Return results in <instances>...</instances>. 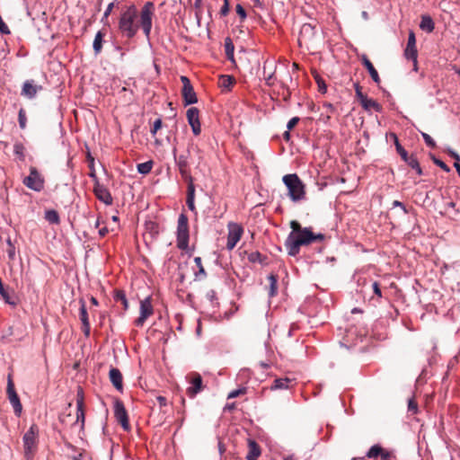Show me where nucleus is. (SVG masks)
Listing matches in <instances>:
<instances>
[{
  "instance_id": "f257e3e1",
  "label": "nucleus",
  "mask_w": 460,
  "mask_h": 460,
  "mask_svg": "<svg viewBox=\"0 0 460 460\" xmlns=\"http://www.w3.org/2000/svg\"><path fill=\"white\" fill-rule=\"evenodd\" d=\"M154 4L147 2L140 12L139 24L137 22L138 11L134 4L128 6L121 13L119 21V30L123 36L132 39L137 32L139 26L142 28L146 39L149 40L152 29Z\"/></svg>"
},
{
  "instance_id": "4468645a",
  "label": "nucleus",
  "mask_w": 460,
  "mask_h": 460,
  "mask_svg": "<svg viewBox=\"0 0 460 460\" xmlns=\"http://www.w3.org/2000/svg\"><path fill=\"white\" fill-rule=\"evenodd\" d=\"M114 415L119 423L125 430L129 429L128 418L127 411L123 403L119 401L116 402L114 405Z\"/></svg>"
},
{
  "instance_id": "f3484780",
  "label": "nucleus",
  "mask_w": 460,
  "mask_h": 460,
  "mask_svg": "<svg viewBox=\"0 0 460 460\" xmlns=\"http://www.w3.org/2000/svg\"><path fill=\"white\" fill-rule=\"evenodd\" d=\"M190 386L187 388V394L193 398L202 390V378L198 373H194L191 376Z\"/></svg>"
},
{
  "instance_id": "b1692460",
  "label": "nucleus",
  "mask_w": 460,
  "mask_h": 460,
  "mask_svg": "<svg viewBox=\"0 0 460 460\" xmlns=\"http://www.w3.org/2000/svg\"><path fill=\"white\" fill-rule=\"evenodd\" d=\"M420 28L427 32H432L435 29V23L429 15H422Z\"/></svg>"
},
{
  "instance_id": "412c9836",
  "label": "nucleus",
  "mask_w": 460,
  "mask_h": 460,
  "mask_svg": "<svg viewBox=\"0 0 460 460\" xmlns=\"http://www.w3.org/2000/svg\"><path fill=\"white\" fill-rule=\"evenodd\" d=\"M41 89L42 87L40 85L34 84L33 81H26L23 84L22 94L31 99L34 98L37 93Z\"/></svg>"
},
{
  "instance_id": "0eeeda50",
  "label": "nucleus",
  "mask_w": 460,
  "mask_h": 460,
  "mask_svg": "<svg viewBox=\"0 0 460 460\" xmlns=\"http://www.w3.org/2000/svg\"><path fill=\"white\" fill-rule=\"evenodd\" d=\"M227 243H226V249L228 251L233 250L237 243L240 241L243 234V228L241 225L234 222H230L227 225Z\"/></svg>"
},
{
  "instance_id": "8fccbe9b",
  "label": "nucleus",
  "mask_w": 460,
  "mask_h": 460,
  "mask_svg": "<svg viewBox=\"0 0 460 460\" xmlns=\"http://www.w3.org/2000/svg\"><path fill=\"white\" fill-rule=\"evenodd\" d=\"M191 127L192 132L195 136H199L201 132V126L200 121L199 120L196 123H190V125Z\"/></svg>"
},
{
  "instance_id": "052dcab7",
  "label": "nucleus",
  "mask_w": 460,
  "mask_h": 460,
  "mask_svg": "<svg viewBox=\"0 0 460 460\" xmlns=\"http://www.w3.org/2000/svg\"><path fill=\"white\" fill-rule=\"evenodd\" d=\"M83 324V332L85 336L90 335V323H82Z\"/></svg>"
},
{
  "instance_id": "de8ad7c7",
  "label": "nucleus",
  "mask_w": 460,
  "mask_h": 460,
  "mask_svg": "<svg viewBox=\"0 0 460 460\" xmlns=\"http://www.w3.org/2000/svg\"><path fill=\"white\" fill-rule=\"evenodd\" d=\"M18 120H19L20 128H25V127H26V116H25V113H24L23 110H20Z\"/></svg>"
},
{
  "instance_id": "c9c22d12",
  "label": "nucleus",
  "mask_w": 460,
  "mask_h": 460,
  "mask_svg": "<svg viewBox=\"0 0 460 460\" xmlns=\"http://www.w3.org/2000/svg\"><path fill=\"white\" fill-rule=\"evenodd\" d=\"M80 305L79 316L82 323H90L84 301L81 300Z\"/></svg>"
},
{
  "instance_id": "9b49d317",
  "label": "nucleus",
  "mask_w": 460,
  "mask_h": 460,
  "mask_svg": "<svg viewBox=\"0 0 460 460\" xmlns=\"http://www.w3.org/2000/svg\"><path fill=\"white\" fill-rule=\"evenodd\" d=\"M6 392H7L8 399L13 408V411H14L15 415L20 416L22 413V406L20 398H19L17 393L15 392L14 385H13V382L10 375L8 376Z\"/></svg>"
},
{
  "instance_id": "f03ea898",
  "label": "nucleus",
  "mask_w": 460,
  "mask_h": 460,
  "mask_svg": "<svg viewBox=\"0 0 460 460\" xmlns=\"http://www.w3.org/2000/svg\"><path fill=\"white\" fill-rule=\"evenodd\" d=\"M290 227L292 231L285 241V247L290 256L297 255L301 246L324 240L323 234H314L310 227H302L296 220L290 222Z\"/></svg>"
},
{
  "instance_id": "9d476101",
  "label": "nucleus",
  "mask_w": 460,
  "mask_h": 460,
  "mask_svg": "<svg viewBox=\"0 0 460 460\" xmlns=\"http://www.w3.org/2000/svg\"><path fill=\"white\" fill-rule=\"evenodd\" d=\"M84 398L83 390L79 388L76 394V420L72 426L75 427L79 424L80 430L83 431L84 429Z\"/></svg>"
},
{
  "instance_id": "1a4fd4ad",
  "label": "nucleus",
  "mask_w": 460,
  "mask_h": 460,
  "mask_svg": "<svg viewBox=\"0 0 460 460\" xmlns=\"http://www.w3.org/2000/svg\"><path fill=\"white\" fill-rule=\"evenodd\" d=\"M367 458H377L381 460H394L396 458L395 454L393 450L384 448L381 445H373L366 454Z\"/></svg>"
},
{
  "instance_id": "774afa93",
  "label": "nucleus",
  "mask_w": 460,
  "mask_h": 460,
  "mask_svg": "<svg viewBox=\"0 0 460 460\" xmlns=\"http://www.w3.org/2000/svg\"><path fill=\"white\" fill-rule=\"evenodd\" d=\"M82 456H83V455L79 454L78 456H74L73 460H82Z\"/></svg>"
},
{
  "instance_id": "79ce46f5",
  "label": "nucleus",
  "mask_w": 460,
  "mask_h": 460,
  "mask_svg": "<svg viewBox=\"0 0 460 460\" xmlns=\"http://www.w3.org/2000/svg\"><path fill=\"white\" fill-rule=\"evenodd\" d=\"M408 411L411 414H416L418 412V404L414 398H411L408 401Z\"/></svg>"
},
{
  "instance_id": "dca6fc26",
  "label": "nucleus",
  "mask_w": 460,
  "mask_h": 460,
  "mask_svg": "<svg viewBox=\"0 0 460 460\" xmlns=\"http://www.w3.org/2000/svg\"><path fill=\"white\" fill-rule=\"evenodd\" d=\"M404 55L407 59H411L416 65L417 63V49H416V40L415 34L411 31L408 37L407 47L404 51Z\"/></svg>"
},
{
  "instance_id": "6e6d98bb",
  "label": "nucleus",
  "mask_w": 460,
  "mask_h": 460,
  "mask_svg": "<svg viewBox=\"0 0 460 460\" xmlns=\"http://www.w3.org/2000/svg\"><path fill=\"white\" fill-rule=\"evenodd\" d=\"M372 288H373V291H374V293H375L377 296L381 297V296H382V292H381V289H380L379 284H378L376 281H375V282L372 284Z\"/></svg>"
},
{
  "instance_id": "473e14b6",
  "label": "nucleus",
  "mask_w": 460,
  "mask_h": 460,
  "mask_svg": "<svg viewBox=\"0 0 460 460\" xmlns=\"http://www.w3.org/2000/svg\"><path fill=\"white\" fill-rule=\"evenodd\" d=\"M45 219L50 224H58L60 221L58 213L54 209H49L45 212Z\"/></svg>"
},
{
  "instance_id": "bb28decb",
  "label": "nucleus",
  "mask_w": 460,
  "mask_h": 460,
  "mask_svg": "<svg viewBox=\"0 0 460 460\" xmlns=\"http://www.w3.org/2000/svg\"><path fill=\"white\" fill-rule=\"evenodd\" d=\"M268 280L270 283L269 296L273 297L278 294V277L275 274H270Z\"/></svg>"
},
{
  "instance_id": "864d4df0",
  "label": "nucleus",
  "mask_w": 460,
  "mask_h": 460,
  "mask_svg": "<svg viewBox=\"0 0 460 460\" xmlns=\"http://www.w3.org/2000/svg\"><path fill=\"white\" fill-rule=\"evenodd\" d=\"M300 119L298 117H293L290 119L287 124V128L291 130L298 122Z\"/></svg>"
},
{
  "instance_id": "aec40b11",
  "label": "nucleus",
  "mask_w": 460,
  "mask_h": 460,
  "mask_svg": "<svg viewBox=\"0 0 460 460\" xmlns=\"http://www.w3.org/2000/svg\"><path fill=\"white\" fill-rule=\"evenodd\" d=\"M360 60H361L362 65L365 66V68L369 73V75L371 76L372 80L377 84H380L381 80H380L379 75H378L376 69L374 67L371 61L367 57V55L363 54L360 57Z\"/></svg>"
},
{
  "instance_id": "f704fd0d",
  "label": "nucleus",
  "mask_w": 460,
  "mask_h": 460,
  "mask_svg": "<svg viewBox=\"0 0 460 460\" xmlns=\"http://www.w3.org/2000/svg\"><path fill=\"white\" fill-rule=\"evenodd\" d=\"M206 298L210 302L213 308H217L219 305L217 292L214 289H210L206 293Z\"/></svg>"
},
{
  "instance_id": "2f4dec72",
  "label": "nucleus",
  "mask_w": 460,
  "mask_h": 460,
  "mask_svg": "<svg viewBox=\"0 0 460 460\" xmlns=\"http://www.w3.org/2000/svg\"><path fill=\"white\" fill-rule=\"evenodd\" d=\"M102 39L103 33L102 31H98L94 37L93 48L95 54H99L102 48Z\"/></svg>"
},
{
  "instance_id": "e2e57ef3",
  "label": "nucleus",
  "mask_w": 460,
  "mask_h": 460,
  "mask_svg": "<svg viewBox=\"0 0 460 460\" xmlns=\"http://www.w3.org/2000/svg\"><path fill=\"white\" fill-rule=\"evenodd\" d=\"M109 233V229L106 226L99 229V234L101 237H104Z\"/></svg>"
},
{
  "instance_id": "69168bd1",
  "label": "nucleus",
  "mask_w": 460,
  "mask_h": 460,
  "mask_svg": "<svg viewBox=\"0 0 460 460\" xmlns=\"http://www.w3.org/2000/svg\"><path fill=\"white\" fill-rule=\"evenodd\" d=\"M289 131H290V130H288H288L284 133V135H283V136H284L285 140H287V141H288V140L290 139V132H289Z\"/></svg>"
},
{
  "instance_id": "4be33fe9",
  "label": "nucleus",
  "mask_w": 460,
  "mask_h": 460,
  "mask_svg": "<svg viewBox=\"0 0 460 460\" xmlns=\"http://www.w3.org/2000/svg\"><path fill=\"white\" fill-rule=\"evenodd\" d=\"M186 203H187L188 208L190 211H192V212L196 211V207H195V185H194V182L188 183Z\"/></svg>"
},
{
  "instance_id": "5fc2aeb1",
  "label": "nucleus",
  "mask_w": 460,
  "mask_h": 460,
  "mask_svg": "<svg viewBox=\"0 0 460 460\" xmlns=\"http://www.w3.org/2000/svg\"><path fill=\"white\" fill-rule=\"evenodd\" d=\"M229 13V3L228 0H224V4L220 9V14L226 16Z\"/></svg>"
},
{
  "instance_id": "f8f14e48",
  "label": "nucleus",
  "mask_w": 460,
  "mask_h": 460,
  "mask_svg": "<svg viewBox=\"0 0 460 460\" xmlns=\"http://www.w3.org/2000/svg\"><path fill=\"white\" fill-rule=\"evenodd\" d=\"M182 83V97L185 105L194 104L198 102L196 93L190 84V79L187 76L182 75L181 77Z\"/></svg>"
},
{
  "instance_id": "e433bc0d",
  "label": "nucleus",
  "mask_w": 460,
  "mask_h": 460,
  "mask_svg": "<svg viewBox=\"0 0 460 460\" xmlns=\"http://www.w3.org/2000/svg\"><path fill=\"white\" fill-rule=\"evenodd\" d=\"M394 138L395 141V146H396V150H397L398 154L400 155L403 161H405L407 158L410 157V155H408L407 151L399 144L398 138H397L396 135H394Z\"/></svg>"
},
{
  "instance_id": "72a5a7b5",
  "label": "nucleus",
  "mask_w": 460,
  "mask_h": 460,
  "mask_svg": "<svg viewBox=\"0 0 460 460\" xmlns=\"http://www.w3.org/2000/svg\"><path fill=\"white\" fill-rule=\"evenodd\" d=\"M153 164H154V163L151 160L145 162V163L138 164L137 166V172L140 174H147L151 172V170L153 168Z\"/></svg>"
},
{
  "instance_id": "7ed1b4c3",
  "label": "nucleus",
  "mask_w": 460,
  "mask_h": 460,
  "mask_svg": "<svg viewBox=\"0 0 460 460\" xmlns=\"http://www.w3.org/2000/svg\"><path fill=\"white\" fill-rule=\"evenodd\" d=\"M284 184L286 185L288 190L289 198L294 201L297 202L305 199V185L302 181L299 179L297 174L291 173L287 174L282 179Z\"/></svg>"
},
{
  "instance_id": "bf43d9fd",
  "label": "nucleus",
  "mask_w": 460,
  "mask_h": 460,
  "mask_svg": "<svg viewBox=\"0 0 460 460\" xmlns=\"http://www.w3.org/2000/svg\"><path fill=\"white\" fill-rule=\"evenodd\" d=\"M7 254L10 260H13L15 257V247L14 245H11L10 248L7 249Z\"/></svg>"
},
{
  "instance_id": "4d7b16f0",
  "label": "nucleus",
  "mask_w": 460,
  "mask_h": 460,
  "mask_svg": "<svg viewBox=\"0 0 460 460\" xmlns=\"http://www.w3.org/2000/svg\"><path fill=\"white\" fill-rule=\"evenodd\" d=\"M236 13L243 19L246 18V12H245V10L243 9V7L241 4H237L236 5Z\"/></svg>"
},
{
  "instance_id": "680f3d73",
  "label": "nucleus",
  "mask_w": 460,
  "mask_h": 460,
  "mask_svg": "<svg viewBox=\"0 0 460 460\" xmlns=\"http://www.w3.org/2000/svg\"><path fill=\"white\" fill-rule=\"evenodd\" d=\"M156 400L161 407L165 406L167 404V400L164 396H157Z\"/></svg>"
},
{
  "instance_id": "c756f323",
  "label": "nucleus",
  "mask_w": 460,
  "mask_h": 460,
  "mask_svg": "<svg viewBox=\"0 0 460 460\" xmlns=\"http://www.w3.org/2000/svg\"><path fill=\"white\" fill-rule=\"evenodd\" d=\"M187 119L189 124L196 123L199 120V111L197 108L191 107L187 111Z\"/></svg>"
},
{
  "instance_id": "6ab92c4d",
  "label": "nucleus",
  "mask_w": 460,
  "mask_h": 460,
  "mask_svg": "<svg viewBox=\"0 0 460 460\" xmlns=\"http://www.w3.org/2000/svg\"><path fill=\"white\" fill-rule=\"evenodd\" d=\"M109 377L113 386L121 392L123 389V377L119 369L111 367L109 372Z\"/></svg>"
},
{
  "instance_id": "20e7f679",
  "label": "nucleus",
  "mask_w": 460,
  "mask_h": 460,
  "mask_svg": "<svg viewBox=\"0 0 460 460\" xmlns=\"http://www.w3.org/2000/svg\"><path fill=\"white\" fill-rule=\"evenodd\" d=\"M24 457L26 460H33L39 443V428L32 424L22 437Z\"/></svg>"
},
{
  "instance_id": "338daca9",
  "label": "nucleus",
  "mask_w": 460,
  "mask_h": 460,
  "mask_svg": "<svg viewBox=\"0 0 460 460\" xmlns=\"http://www.w3.org/2000/svg\"><path fill=\"white\" fill-rule=\"evenodd\" d=\"M91 303L94 305H98V301L95 297L92 296L91 297Z\"/></svg>"
},
{
  "instance_id": "6e6552de",
  "label": "nucleus",
  "mask_w": 460,
  "mask_h": 460,
  "mask_svg": "<svg viewBox=\"0 0 460 460\" xmlns=\"http://www.w3.org/2000/svg\"><path fill=\"white\" fill-rule=\"evenodd\" d=\"M173 155H174L176 165L179 169L180 174L182 177V179L185 181H187L188 183L193 182V178L190 175V172L189 170L188 155H181L179 156H176V149H173Z\"/></svg>"
},
{
  "instance_id": "a19ab883",
  "label": "nucleus",
  "mask_w": 460,
  "mask_h": 460,
  "mask_svg": "<svg viewBox=\"0 0 460 460\" xmlns=\"http://www.w3.org/2000/svg\"><path fill=\"white\" fill-rule=\"evenodd\" d=\"M421 137L428 146L431 148H434L436 146L435 141L429 134L421 132Z\"/></svg>"
},
{
  "instance_id": "cd10ccee",
  "label": "nucleus",
  "mask_w": 460,
  "mask_h": 460,
  "mask_svg": "<svg viewBox=\"0 0 460 460\" xmlns=\"http://www.w3.org/2000/svg\"><path fill=\"white\" fill-rule=\"evenodd\" d=\"M290 382H291V380L289 378H277L274 380L270 389L271 390L288 389L289 387Z\"/></svg>"
},
{
  "instance_id": "ddd939ff",
  "label": "nucleus",
  "mask_w": 460,
  "mask_h": 460,
  "mask_svg": "<svg viewBox=\"0 0 460 460\" xmlns=\"http://www.w3.org/2000/svg\"><path fill=\"white\" fill-rule=\"evenodd\" d=\"M154 313L153 305L151 303V298L149 296L146 297L144 300L140 302V314L139 316L136 319L135 324L138 327L143 326L146 320L151 316Z\"/></svg>"
},
{
  "instance_id": "a18cd8bd",
  "label": "nucleus",
  "mask_w": 460,
  "mask_h": 460,
  "mask_svg": "<svg viewBox=\"0 0 460 460\" xmlns=\"http://www.w3.org/2000/svg\"><path fill=\"white\" fill-rule=\"evenodd\" d=\"M356 97L360 104L367 98V96L361 92V88L358 84H356Z\"/></svg>"
},
{
  "instance_id": "7c9ffc66",
  "label": "nucleus",
  "mask_w": 460,
  "mask_h": 460,
  "mask_svg": "<svg viewBox=\"0 0 460 460\" xmlns=\"http://www.w3.org/2000/svg\"><path fill=\"white\" fill-rule=\"evenodd\" d=\"M225 51L227 58L231 61H234V46L230 38H226L225 40Z\"/></svg>"
},
{
  "instance_id": "a878e982",
  "label": "nucleus",
  "mask_w": 460,
  "mask_h": 460,
  "mask_svg": "<svg viewBox=\"0 0 460 460\" xmlns=\"http://www.w3.org/2000/svg\"><path fill=\"white\" fill-rule=\"evenodd\" d=\"M234 77L232 75H223L219 77L218 85L224 90L229 91L234 84Z\"/></svg>"
},
{
  "instance_id": "09e8293b",
  "label": "nucleus",
  "mask_w": 460,
  "mask_h": 460,
  "mask_svg": "<svg viewBox=\"0 0 460 460\" xmlns=\"http://www.w3.org/2000/svg\"><path fill=\"white\" fill-rule=\"evenodd\" d=\"M433 162H434V164L440 167L443 171H445L447 172H448L450 171V168L443 161H441L440 159L434 158Z\"/></svg>"
},
{
  "instance_id": "39448f33",
  "label": "nucleus",
  "mask_w": 460,
  "mask_h": 460,
  "mask_svg": "<svg viewBox=\"0 0 460 460\" xmlns=\"http://www.w3.org/2000/svg\"><path fill=\"white\" fill-rule=\"evenodd\" d=\"M177 247L180 250H187L189 247V219L187 216L181 213L178 217L177 224Z\"/></svg>"
},
{
  "instance_id": "49530a36",
  "label": "nucleus",
  "mask_w": 460,
  "mask_h": 460,
  "mask_svg": "<svg viewBox=\"0 0 460 460\" xmlns=\"http://www.w3.org/2000/svg\"><path fill=\"white\" fill-rule=\"evenodd\" d=\"M114 2H111L108 4L106 10L104 11V13H103V16L102 18V22H104L108 19V17L110 16L111 13L112 12L113 8H114Z\"/></svg>"
},
{
  "instance_id": "13d9d810",
  "label": "nucleus",
  "mask_w": 460,
  "mask_h": 460,
  "mask_svg": "<svg viewBox=\"0 0 460 460\" xmlns=\"http://www.w3.org/2000/svg\"><path fill=\"white\" fill-rule=\"evenodd\" d=\"M393 207H394V208H395V207H399V208H401L403 210V212H404L405 214H407V213H408V210H407L406 207L404 206V204H403L402 202L399 201V200H394V201L393 202Z\"/></svg>"
},
{
  "instance_id": "3c124183",
  "label": "nucleus",
  "mask_w": 460,
  "mask_h": 460,
  "mask_svg": "<svg viewBox=\"0 0 460 460\" xmlns=\"http://www.w3.org/2000/svg\"><path fill=\"white\" fill-rule=\"evenodd\" d=\"M161 127H162V119H155L154 122L153 128H151V134L155 136L156 134V132L161 128Z\"/></svg>"
},
{
  "instance_id": "4c0bfd02",
  "label": "nucleus",
  "mask_w": 460,
  "mask_h": 460,
  "mask_svg": "<svg viewBox=\"0 0 460 460\" xmlns=\"http://www.w3.org/2000/svg\"><path fill=\"white\" fill-rule=\"evenodd\" d=\"M263 259V256L259 252H252L248 255L249 261L252 263L259 262L262 264L264 262Z\"/></svg>"
},
{
  "instance_id": "0e129e2a",
  "label": "nucleus",
  "mask_w": 460,
  "mask_h": 460,
  "mask_svg": "<svg viewBox=\"0 0 460 460\" xmlns=\"http://www.w3.org/2000/svg\"><path fill=\"white\" fill-rule=\"evenodd\" d=\"M451 156L456 160L455 163H460V156L457 153L451 151L450 152Z\"/></svg>"
},
{
  "instance_id": "423d86ee",
  "label": "nucleus",
  "mask_w": 460,
  "mask_h": 460,
  "mask_svg": "<svg viewBox=\"0 0 460 460\" xmlns=\"http://www.w3.org/2000/svg\"><path fill=\"white\" fill-rule=\"evenodd\" d=\"M29 172V175L23 178L22 183L28 189L36 192H40L45 188L44 176L38 171L36 167H30Z\"/></svg>"
},
{
  "instance_id": "ea45409f",
  "label": "nucleus",
  "mask_w": 460,
  "mask_h": 460,
  "mask_svg": "<svg viewBox=\"0 0 460 460\" xmlns=\"http://www.w3.org/2000/svg\"><path fill=\"white\" fill-rule=\"evenodd\" d=\"M194 262H195L196 266L199 269V271L196 273V278L206 277L207 273H206V271L204 270V267L202 265L201 258L200 257H195L194 258Z\"/></svg>"
},
{
  "instance_id": "2eb2a0df",
  "label": "nucleus",
  "mask_w": 460,
  "mask_h": 460,
  "mask_svg": "<svg viewBox=\"0 0 460 460\" xmlns=\"http://www.w3.org/2000/svg\"><path fill=\"white\" fill-rule=\"evenodd\" d=\"M93 192L96 196V198L103 202L105 205H111L113 199L111 197V194L110 190L104 186L100 183H96L93 188Z\"/></svg>"
},
{
  "instance_id": "5701e85b",
  "label": "nucleus",
  "mask_w": 460,
  "mask_h": 460,
  "mask_svg": "<svg viewBox=\"0 0 460 460\" xmlns=\"http://www.w3.org/2000/svg\"><path fill=\"white\" fill-rule=\"evenodd\" d=\"M248 446H249V451H248L246 459L247 460H257V458L261 455V448H260L259 445L255 441L251 440V441H249Z\"/></svg>"
},
{
  "instance_id": "a211bd4d",
  "label": "nucleus",
  "mask_w": 460,
  "mask_h": 460,
  "mask_svg": "<svg viewBox=\"0 0 460 460\" xmlns=\"http://www.w3.org/2000/svg\"><path fill=\"white\" fill-rule=\"evenodd\" d=\"M315 34V29L310 23H305L302 25L298 37V43L300 46L306 44L310 40L314 38Z\"/></svg>"
},
{
  "instance_id": "37998d69",
  "label": "nucleus",
  "mask_w": 460,
  "mask_h": 460,
  "mask_svg": "<svg viewBox=\"0 0 460 460\" xmlns=\"http://www.w3.org/2000/svg\"><path fill=\"white\" fill-rule=\"evenodd\" d=\"M246 393V388H239V389H235V390H233L231 391L228 395H227V398L228 399H233V398H235L241 394H243Z\"/></svg>"
},
{
  "instance_id": "58836bf2",
  "label": "nucleus",
  "mask_w": 460,
  "mask_h": 460,
  "mask_svg": "<svg viewBox=\"0 0 460 460\" xmlns=\"http://www.w3.org/2000/svg\"><path fill=\"white\" fill-rule=\"evenodd\" d=\"M114 298L117 302H120L123 305L125 310L128 309V303L126 295L123 291H117Z\"/></svg>"
},
{
  "instance_id": "c85d7f7f",
  "label": "nucleus",
  "mask_w": 460,
  "mask_h": 460,
  "mask_svg": "<svg viewBox=\"0 0 460 460\" xmlns=\"http://www.w3.org/2000/svg\"><path fill=\"white\" fill-rule=\"evenodd\" d=\"M409 166H411L412 169H414L418 175L422 174V169L420 165V163L417 159V157L413 155H410L409 158H407L405 161Z\"/></svg>"
},
{
  "instance_id": "c03bdc74",
  "label": "nucleus",
  "mask_w": 460,
  "mask_h": 460,
  "mask_svg": "<svg viewBox=\"0 0 460 460\" xmlns=\"http://www.w3.org/2000/svg\"><path fill=\"white\" fill-rule=\"evenodd\" d=\"M356 97L360 104L367 98V96L361 92V88L358 84H356Z\"/></svg>"
},
{
  "instance_id": "603ef678",
  "label": "nucleus",
  "mask_w": 460,
  "mask_h": 460,
  "mask_svg": "<svg viewBox=\"0 0 460 460\" xmlns=\"http://www.w3.org/2000/svg\"><path fill=\"white\" fill-rule=\"evenodd\" d=\"M191 127L192 132L195 136H199L201 132V126L200 121L199 120L196 123H190V125Z\"/></svg>"
},
{
  "instance_id": "393cba45",
  "label": "nucleus",
  "mask_w": 460,
  "mask_h": 460,
  "mask_svg": "<svg viewBox=\"0 0 460 460\" xmlns=\"http://www.w3.org/2000/svg\"><path fill=\"white\" fill-rule=\"evenodd\" d=\"M361 106L365 111L368 112L371 111L372 110L377 112H381L382 111V106L375 100L370 99L368 97L365 99V101L361 103Z\"/></svg>"
}]
</instances>
